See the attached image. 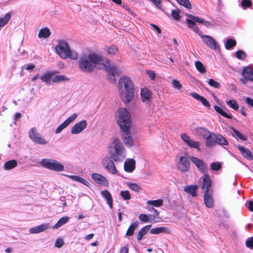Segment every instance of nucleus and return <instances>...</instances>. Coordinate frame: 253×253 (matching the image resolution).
<instances>
[{
	"instance_id": "obj_30",
	"label": "nucleus",
	"mask_w": 253,
	"mask_h": 253,
	"mask_svg": "<svg viewBox=\"0 0 253 253\" xmlns=\"http://www.w3.org/2000/svg\"><path fill=\"white\" fill-rule=\"evenodd\" d=\"M152 225H147L142 228L138 233L137 236V240L140 241L143 238V237L146 234V233L150 229Z\"/></svg>"
},
{
	"instance_id": "obj_27",
	"label": "nucleus",
	"mask_w": 253,
	"mask_h": 253,
	"mask_svg": "<svg viewBox=\"0 0 253 253\" xmlns=\"http://www.w3.org/2000/svg\"><path fill=\"white\" fill-rule=\"evenodd\" d=\"M186 21L189 28L193 30L195 33H197L199 36H201V35L202 34V32L196 26L195 21H194L193 20L187 19Z\"/></svg>"
},
{
	"instance_id": "obj_4",
	"label": "nucleus",
	"mask_w": 253,
	"mask_h": 253,
	"mask_svg": "<svg viewBox=\"0 0 253 253\" xmlns=\"http://www.w3.org/2000/svg\"><path fill=\"white\" fill-rule=\"evenodd\" d=\"M55 50L57 54L63 59L70 58L72 59H77L78 58V53L72 51L68 43L64 40L59 41Z\"/></svg>"
},
{
	"instance_id": "obj_6",
	"label": "nucleus",
	"mask_w": 253,
	"mask_h": 253,
	"mask_svg": "<svg viewBox=\"0 0 253 253\" xmlns=\"http://www.w3.org/2000/svg\"><path fill=\"white\" fill-rule=\"evenodd\" d=\"M41 164L43 167L55 171H62L64 169V166L54 159H43L41 161Z\"/></svg>"
},
{
	"instance_id": "obj_35",
	"label": "nucleus",
	"mask_w": 253,
	"mask_h": 253,
	"mask_svg": "<svg viewBox=\"0 0 253 253\" xmlns=\"http://www.w3.org/2000/svg\"><path fill=\"white\" fill-rule=\"evenodd\" d=\"M69 219L68 216H64L60 218L57 223L52 227L53 229H57L67 223Z\"/></svg>"
},
{
	"instance_id": "obj_31",
	"label": "nucleus",
	"mask_w": 253,
	"mask_h": 253,
	"mask_svg": "<svg viewBox=\"0 0 253 253\" xmlns=\"http://www.w3.org/2000/svg\"><path fill=\"white\" fill-rule=\"evenodd\" d=\"M17 166V162L15 160H11L5 162L3 165V169L8 170L14 169Z\"/></svg>"
},
{
	"instance_id": "obj_46",
	"label": "nucleus",
	"mask_w": 253,
	"mask_h": 253,
	"mask_svg": "<svg viewBox=\"0 0 253 253\" xmlns=\"http://www.w3.org/2000/svg\"><path fill=\"white\" fill-rule=\"evenodd\" d=\"M180 11L179 9L177 10H172L171 11V15L176 21H179L180 19Z\"/></svg>"
},
{
	"instance_id": "obj_11",
	"label": "nucleus",
	"mask_w": 253,
	"mask_h": 253,
	"mask_svg": "<svg viewBox=\"0 0 253 253\" xmlns=\"http://www.w3.org/2000/svg\"><path fill=\"white\" fill-rule=\"evenodd\" d=\"M190 162L186 157L181 156L177 164V169L181 172H184L189 170L190 169Z\"/></svg>"
},
{
	"instance_id": "obj_59",
	"label": "nucleus",
	"mask_w": 253,
	"mask_h": 253,
	"mask_svg": "<svg viewBox=\"0 0 253 253\" xmlns=\"http://www.w3.org/2000/svg\"><path fill=\"white\" fill-rule=\"evenodd\" d=\"M64 245V242L62 239H57L55 243V246L58 248H61Z\"/></svg>"
},
{
	"instance_id": "obj_39",
	"label": "nucleus",
	"mask_w": 253,
	"mask_h": 253,
	"mask_svg": "<svg viewBox=\"0 0 253 253\" xmlns=\"http://www.w3.org/2000/svg\"><path fill=\"white\" fill-rule=\"evenodd\" d=\"M55 74V73H54V72H48L46 73H45L44 75L40 77V78L43 82L48 83L50 81L51 79L52 78V76Z\"/></svg>"
},
{
	"instance_id": "obj_56",
	"label": "nucleus",
	"mask_w": 253,
	"mask_h": 253,
	"mask_svg": "<svg viewBox=\"0 0 253 253\" xmlns=\"http://www.w3.org/2000/svg\"><path fill=\"white\" fill-rule=\"evenodd\" d=\"M197 22L203 24L204 26H205L207 27H210L212 25L211 22L208 21H206L204 19L200 17H199V20H198Z\"/></svg>"
},
{
	"instance_id": "obj_20",
	"label": "nucleus",
	"mask_w": 253,
	"mask_h": 253,
	"mask_svg": "<svg viewBox=\"0 0 253 253\" xmlns=\"http://www.w3.org/2000/svg\"><path fill=\"white\" fill-rule=\"evenodd\" d=\"M100 194L102 197L106 200L110 208L112 209L113 208V200L111 193L108 190H104L101 191Z\"/></svg>"
},
{
	"instance_id": "obj_15",
	"label": "nucleus",
	"mask_w": 253,
	"mask_h": 253,
	"mask_svg": "<svg viewBox=\"0 0 253 253\" xmlns=\"http://www.w3.org/2000/svg\"><path fill=\"white\" fill-rule=\"evenodd\" d=\"M87 126V123L85 120H83L75 124L71 128V132L76 134L81 132Z\"/></svg>"
},
{
	"instance_id": "obj_5",
	"label": "nucleus",
	"mask_w": 253,
	"mask_h": 253,
	"mask_svg": "<svg viewBox=\"0 0 253 253\" xmlns=\"http://www.w3.org/2000/svg\"><path fill=\"white\" fill-rule=\"evenodd\" d=\"M216 144L227 146L229 143L227 139L221 134L211 132L207 138L205 145L207 147H212Z\"/></svg>"
},
{
	"instance_id": "obj_17",
	"label": "nucleus",
	"mask_w": 253,
	"mask_h": 253,
	"mask_svg": "<svg viewBox=\"0 0 253 253\" xmlns=\"http://www.w3.org/2000/svg\"><path fill=\"white\" fill-rule=\"evenodd\" d=\"M201 179L202 180V189L203 190L205 189L209 192H211V180L208 173L204 174Z\"/></svg>"
},
{
	"instance_id": "obj_32",
	"label": "nucleus",
	"mask_w": 253,
	"mask_h": 253,
	"mask_svg": "<svg viewBox=\"0 0 253 253\" xmlns=\"http://www.w3.org/2000/svg\"><path fill=\"white\" fill-rule=\"evenodd\" d=\"M68 176L73 180L80 182L88 187H89V183L80 176L76 175H68Z\"/></svg>"
},
{
	"instance_id": "obj_24",
	"label": "nucleus",
	"mask_w": 253,
	"mask_h": 253,
	"mask_svg": "<svg viewBox=\"0 0 253 253\" xmlns=\"http://www.w3.org/2000/svg\"><path fill=\"white\" fill-rule=\"evenodd\" d=\"M104 67L105 71L112 76H115L119 73V69L114 65H104Z\"/></svg>"
},
{
	"instance_id": "obj_52",
	"label": "nucleus",
	"mask_w": 253,
	"mask_h": 253,
	"mask_svg": "<svg viewBox=\"0 0 253 253\" xmlns=\"http://www.w3.org/2000/svg\"><path fill=\"white\" fill-rule=\"evenodd\" d=\"M171 84L172 87L178 89L180 90L182 87V84L180 83V82L175 79H173L171 81Z\"/></svg>"
},
{
	"instance_id": "obj_16",
	"label": "nucleus",
	"mask_w": 253,
	"mask_h": 253,
	"mask_svg": "<svg viewBox=\"0 0 253 253\" xmlns=\"http://www.w3.org/2000/svg\"><path fill=\"white\" fill-rule=\"evenodd\" d=\"M91 177L98 184L108 187V181L106 178L102 175L96 173H93L91 174Z\"/></svg>"
},
{
	"instance_id": "obj_7",
	"label": "nucleus",
	"mask_w": 253,
	"mask_h": 253,
	"mask_svg": "<svg viewBox=\"0 0 253 253\" xmlns=\"http://www.w3.org/2000/svg\"><path fill=\"white\" fill-rule=\"evenodd\" d=\"M29 136L35 143L41 145H45L48 143L42 135L38 132L36 127H32L29 132Z\"/></svg>"
},
{
	"instance_id": "obj_2",
	"label": "nucleus",
	"mask_w": 253,
	"mask_h": 253,
	"mask_svg": "<svg viewBox=\"0 0 253 253\" xmlns=\"http://www.w3.org/2000/svg\"><path fill=\"white\" fill-rule=\"evenodd\" d=\"M114 151H109L110 157L106 156L101 161L102 167L109 173L115 174L117 170L113 161L116 162H122L125 158V150L120 140L115 138L113 140Z\"/></svg>"
},
{
	"instance_id": "obj_53",
	"label": "nucleus",
	"mask_w": 253,
	"mask_h": 253,
	"mask_svg": "<svg viewBox=\"0 0 253 253\" xmlns=\"http://www.w3.org/2000/svg\"><path fill=\"white\" fill-rule=\"evenodd\" d=\"M246 246L248 248L253 249V237H249L247 239Z\"/></svg>"
},
{
	"instance_id": "obj_57",
	"label": "nucleus",
	"mask_w": 253,
	"mask_h": 253,
	"mask_svg": "<svg viewBox=\"0 0 253 253\" xmlns=\"http://www.w3.org/2000/svg\"><path fill=\"white\" fill-rule=\"evenodd\" d=\"M117 51V47L114 45H112L107 48V52L109 54L114 55Z\"/></svg>"
},
{
	"instance_id": "obj_51",
	"label": "nucleus",
	"mask_w": 253,
	"mask_h": 253,
	"mask_svg": "<svg viewBox=\"0 0 253 253\" xmlns=\"http://www.w3.org/2000/svg\"><path fill=\"white\" fill-rule=\"evenodd\" d=\"M221 164L219 162H213L211 164V167L212 170L216 171L221 168Z\"/></svg>"
},
{
	"instance_id": "obj_48",
	"label": "nucleus",
	"mask_w": 253,
	"mask_h": 253,
	"mask_svg": "<svg viewBox=\"0 0 253 253\" xmlns=\"http://www.w3.org/2000/svg\"><path fill=\"white\" fill-rule=\"evenodd\" d=\"M208 83L210 86L215 88H219L221 86L219 83L216 82L214 80L212 79H209L208 82Z\"/></svg>"
},
{
	"instance_id": "obj_25",
	"label": "nucleus",
	"mask_w": 253,
	"mask_h": 253,
	"mask_svg": "<svg viewBox=\"0 0 253 253\" xmlns=\"http://www.w3.org/2000/svg\"><path fill=\"white\" fill-rule=\"evenodd\" d=\"M242 75L246 80L253 81V70L249 67H245L242 72Z\"/></svg>"
},
{
	"instance_id": "obj_33",
	"label": "nucleus",
	"mask_w": 253,
	"mask_h": 253,
	"mask_svg": "<svg viewBox=\"0 0 253 253\" xmlns=\"http://www.w3.org/2000/svg\"><path fill=\"white\" fill-rule=\"evenodd\" d=\"M51 33L49 29L47 27L41 29L39 33L38 37L40 38H47L50 36Z\"/></svg>"
},
{
	"instance_id": "obj_36",
	"label": "nucleus",
	"mask_w": 253,
	"mask_h": 253,
	"mask_svg": "<svg viewBox=\"0 0 253 253\" xmlns=\"http://www.w3.org/2000/svg\"><path fill=\"white\" fill-rule=\"evenodd\" d=\"M138 222H134L132 224H131L129 227H128L126 234V236H131L134 234V231L135 230V229L138 227Z\"/></svg>"
},
{
	"instance_id": "obj_40",
	"label": "nucleus",
	"mask_w": 253,
	"mask_h": 253,
	"mask_svg": "<svg viewBox=\"0 0 253 253\" xmlns=\"http://www.w3.org/2000/svg\"><path fill=\"white\" fill-rule=\"evenodd\" d=\"M226 104L235 111H237L239 109V106L235 99L227 101Z\"/></svg>"
},
{
	"instance_id": "obj_28",
	"label": "nucleus",
	"mask_w": 253,
	"mask_h": 253,
	"mask_svg": "<svg viewBox=\"0 0 253 253\" xmlns=\"http://www.w3.org/2000/svg\"><path fill=\"white\" fill-rule=\"evenodd\" d=\"M48 228V225L44 224H41L38 226L33 227L30 229L29 232L31 234H37L42 232Z\"/></svg>"
},
{
	"instance_id": "obj_12",
	"label": "nucleus",
	"mask_w": 253,
	"mask_h": 253,
	"mask_svg": "<svg viewBox=\"0 0 253 253\" xmlns=\"http://www.w3.org/2000/svg\"><path fill=\"white\" fill-rule=\"evenodd\" d=\"M181 138L190 147L200 150V143L199 141L191 139L187 134H181Z\"/></svg>"
},
{
	"instance_id": "obj_19",
	"label": "nucleus",
	"mask_w": 253,
	"mask_h": 253,
	"mask_svg": "<svg viewBox=\"0 0 253 253\" xmlns=\"http://www.w3.org/2000/svg\"><path fill=\"white\" fill-rule=\"evenodd\" d=\"M211 192H209L208 190H205L204 191V203L208 208H211L213 207V200Z\"/></svg>"
},
{
	"instance_id": "obj_62",
	"label": "nucleus",
	"mask_w": 253,
	"mask_h": 253,
	"mask_svg": "<svg viewBox=\"0 0 253 253\" xmlns=\"http://www.w3.org/2000/svg\"><path fill=\"white\" fill-rule=\"evenodd\" d=\"M147 74L151 80H154L156 77V74L154 71H148Z\"/></svg>"
},
{
	"instance_id": "obj_61",
	"label": "nucleus",
	"mask_w": 253,
	"mask_h": 253,
	"mask_svg": "<svg viewBox=\"0 0 253 253\" xmlns=\"http://www.w3.org/2000/svg\"><path fill=\"white\" fill-rule=\"evenodd\" d=\"M202 104L203 105H204L205 106L208 107V108H210V103H209V102L208 101V100L206 99L205 98H204V97H202L201 100H200Z\"/></svg>"
},
{
	"instance_id": "obj_3",
	"label": "nucleus",
	"mask_w": 253,
	"mask_h": 253,
	"mask_svg": "<svg viewBox=\"0 0 253 253\" xmlns=\"http://www.w3.org/2000/svg\"><path fill=\"white\" fill-rule=\"evenodd\" d=\"M105 62V58L101 54L94 52L80 56L78 61L79 68L82 71L87 73L93 72L95 65Z\"/></svg>"
},
{
	"instance_id": "obj_60",
	"label": "nucleus",
	"mask_w": 253,
	"mask_h": 253,
	"mask_svg": "<svg viewBox=\"0 0 253 253\" xmlns=\"http://www.w3.org/2000/svg\"><path fill=\"white\" fill-rule=\"evenodd\" d=\"M139 219L140 221L144 222H147L149 221V218L146 214H140L139 216Z\"/></svg>"
},
{
	"instance_id": "obj_55",
	"label": "nucleus",
	"mask_w": 253,
	"mask_h": 253,
	"mask_svg": "<svg viewBox=\"0 0 253 253\" xmlns=\"http://www.w3.org/2000/svg\"><path fill=\"white\" fill-rule=\"evenodd\" d=\"M149 211L153 213V215H150V217H153L152 219H155V218H157L159 215V212L154 209L153 207H151L149 209Z\"/></svg>"
},
{
	"instance_id": "obj_63",
	"label": "nucleus",
	"mask_w": 253,
	"mask_h": 253,
	"mask_svg": "<svg viewBox=\"0 0 253 253\" xmlns=\"http://www.w3.org/2000/svg\"><path fill=\"white\" fill-rule=\"evenodd\" d=\"M185 15L187 17L190 18L192 20H193L194 21H195L196 22H197V21L199 20V17H198L197 16H195L191 14L187 13V14H185Z\"/></svg>"
},
{
	"instance_id": "obj_41",
	"label": "nucleus",
	"mask_w": 253,
	"mask_h": 253,
	"mask_svg": "<svg viewBox=\"0 0 253 253\" xmlns=\"http://www.w3.org/2000/svg\"><path fill=\"white\" fill-rule=\"evenodd\" d=\"M236 44V42L235 40L232 39H228L225 42V46L226 49H230Z\"/></svg>"
},
{
	"instance_id": "obj_23",
	"label": "nucleus",
	"mask_w": 253,
	"mask_h": 253,
	"mask_svg": "<svg viewBox=\"0 0 253 253\" xmlns=\"http://www.w3.org/2000/svg\"><path fill=\"white\" fill-rule=\"evenodd\" d=\"M135 165L134 160L131 159L128 161L126 160L124 163V169L127 172H132L135 169Z\"/></svg>"
},
{
	"instance_id": "obj_49",
	"label": "nucleus",
	"mask_w": 253,
	"mask_h": 253,
	"mask_svg": "<svg viewBox=\"0 0 253 253\" xmlns=\"http://www.w3.org/2000/svg\"><path fill=\"white\" fill-rule=\"evenodd\" d=\"M231 129L234 132V134L237 136L239 139L245 141L247 140V138L245 136L242 135L238 130L234 128L233 127H231Z\"/></svg>"
},
{
	"instance_id": "obj_13",
	"label": "nucleus",
	"mask_w": 253,
	"mask_h": 253,
	"mask_svg": "<svg viewBox=\"0 0 253 253\" xmlns=\"http://www.w3.org/2000/svg\"><path fill=\"white\" fill-rule=\"evenodd\" d=\"M77 117V114L74 113L69 118H68L63 123L58 126L55 131L56 134L60 133L63 129L67 127L72 122H73Z\"/></svg>"
},
{
	"instance_id": "obj_9",
	"label": "nucleus",
	"mask_w": 253,
	"mask_h": 253,
	"mask_svg": "<svg viewBox=\"0 0 253 253\" xmlns=\"http://www.w3.org/2000/svg\"><path fill=\"white\" fill-rule=\"evenodd\" d=\"M134 88L119 91L122 101L126 104L130 102L134 98Z\"/></svg>"
},
{
	"instance_id": "obj_10",
	"label": "nucleus",
	"mask_w": 253,
	"mask_h": 253,
	"mask_svg": "<svg viewBox=\"0 0 253 253\" xmlns=\"http://www.w3.org/2000/svg\"><path fill=\"white\" fill-rule=\"evenodd\" d=\"M190 159L195 165L201 173L204 174L208 173V168L207 165L204 161L195 156H190Z\"/></svg>"
},
{
	"instance_id": "obj_64",
	"label": "nucleus",
	"mask_w": 253,
	"mask_h": 253,
	"mask_svg": "<svg viewBox=\"0 0 253 253\" xmlns=\"http://www.w3.org/2000/svg\"><path fill=\"white\" fill-rule=\"evenodd\" d=\"M246 102L247 103L249 107H253V99L249 98V97H247L246 99Z\"/></svg>"
},
{
	"instance_id": "obj_34",
	"label": "nucleus",
	"mask_w": 253,
	"mask_h": 253,
	"mask_svg": "<svg viewBox=\"0 0 253 253\" xmlns=\"http://www.w3.org/2000/svg\"><path fill=\"white\" fill-rule=\"evenodd\" d=\"M70 79L63 75H56L52 78L53 83H60L61 82L69 81Z\"/></svg>"
},
{
	"instance_id": "obj_26",
	"label": "nucleus",
	"mask_w": 253,
	"mask_h": 253,
	"mask_svg": "<svg viewBox=\"0 0 253 253\" xmlns=\"http://www.w3.org/2000/svg\"><path fill=\"white\" fill-rule=\"evenodd\" d=\"M142 101L143 102L148 101L150 99L151 92L147 88H143L141 89L140 92Z\"/></svg>"
},
{
	"instance_id": "obj_54",
	"label": "nucleus",
	"mask_w": 253,
	"mask_h": 253,
	"mask_svg": "<svg viewBox=\"0 0 253 253\" xmlns=\"http://www.w3.org/2000/svg\"><path fill=\"white\" fill-rule=\"evenodd\" d=\"M241 5L244 8H249L252 5V2L250 0H242Z\"/></svg>"
},
{
	"instance_id": "obj_22",
	"label": "nucleus",
	"mask_w": 253,
	"mask_h": 253,
	"mask_svg": "<svg viewBox=\"0 0 253 253\" xmlns=\"http://www.w3.org/2000/svg\"><path fill=\"white\" fill-rule=\"evenodd\" d=\"M198 189V186L197 185H190L184 187V191L191 195L192 197L197 196V192Z\"/></svg>"
},
{
	"instance_id": "obj_50",
	"label": "nucleus",
	"mask_w": 253,
	"mask_h": 253,
	"mask_svg": "<svg viewBox=\"0 0 253 253\" xmlns=\"http://www.w3.org/2000/svg\"><path fill=\"white\" fill-rule=\"evenodd\" d=\"M121 196L125 200H130L131 196L128 190L121 191L120 193Z\"/></svg>"
},
{
	"instance_id": "obj_44",
	"label": "nucleus",
	"mask_w": 253,
	"mask_h": 253,
	"mask_svg": "<svg viewBox=\"0 0 253 253\" xmlns=\"http://www.w3.org/2000/svg\"><path fill=\"white\" fill-rule=\"evenodd\" d=\"M127 185L131 190L135 192H138L141 190V187L136 183H127Z\"/></svg>"
},
{
	"instance_id": "obj_45",
	"label": "nucleus",
	"mask_w": 253,
	"mask_h": 253,
	"mask_svg": "<svg viewBox=\"0 0 253 253\" xmlns=\"http://www.w3.org/2000/svg\"><path fill=\"white\" fill-rule=\"evenodd\" d=\"M179 4L183 5L187 9H190L192 8L191 4L189 0H176Z\"/></svg>"
},
{
	"instance_id": "obj_58",
	"label": "nucleus",
	"mask_w": 253,
	"mask_h": 253,
	"mask_svg": "<svg viewBox=\"0 0 253 253\" xmlns=\"http://www.w3.org/2000/svg\"><path fill=\"white\" fill-rule=\"evenodd\" d=\"M149 1H151L155 5V6L158 8L162 9V0H149Z\"/></svg>"
},
{
	"instance_id": "obj_43",
	"label": "nucleus",
	"mask_w": 253,
	"mask_h": 253,
	"mask_svg": "<svg viewBox=\"0 0 253 253\" xmlns=\"http://www.w3.org/2000/svg\"><path fill=\"white\" fill-rule=\"evenodd\" d=\"M195 67L197 70L201 73H205L206 72V69L203 64V63L199 61H197L195 63Z\"/></svg>"
},
{
	"instance_id": "obj_37",
	"label": "nucleus",
	"mask_w": 253,
	"mask_h": 253,
	"mask_svg": "<svg viewBox=\"0 0 253 253\" xmlns=\"http://www.w3.org/2000/svg\"><path fill=\"white\" fill-rule=\"evenodd\" d=\"M11 18V14L7 13L3 17L0 18V30L1 28L5 26Z\"/></svg>"
},
{
	"instance_id": "obj_8",
	"label": "nucleus",
	"mask_w": 253,
	"mask_h": 253,
	"mask_svg": "<svg viewBox=\"0 0 253 253\" xmlns=\"http://www.w3.org/2000/svg\"><path fill=\"white\" fill-rule=\"evenodd\" d=\"M133 88H134L133 83L129 77L126 76H123L120 78L118 82V91L128 90Z\"/></svg>"
},
{
	"instance_id": "obj_14",
	"label": "nucleus",
	"mask_w": 253,
	"mask_h": 253,
	"mask_svg": "<svg viewBox=\"0 0 253 253\" xmlns=\"http://www.w3.org/2000/svg\"><path fill=\"white\" fill-rule=\"evenodd\" d=\"M200 36L206 45L209 48L214 50L217 49L218 44L211 37L208 35H203L202 34Z\"/></svg>"
},
{
	"instance_id": "obj_21",
	"label": "nucleus",
	"mask_w": 253,
	"mask_h": 253,
	"mask_svg": "<svg viewBox=\"0 0 253 253\" xmlns=\"http://www.w3.org/2000/svg\"><path fill=\"white\" fill-rule=\"evenodd\" d=\"M195 132L197 135L202 136L207 141V138L211 133L208 129L203 127H198L195 128Z\"/></svg>"
},
{
	"instance_id": "obj_42",
	"label": "nucleus",
	"mask_w": 253,
	"mask_h": 253,
	"mask_svg": "<svg viewBox=\"0 0 253 253\" xmlns=\"http://www.w3.org/2000/svg\"><path fill=\"white\" fill-rule=\"evenodd\" d=\"M148 205H152L156 207H159L163 205V201L162 199L156 200H149L147 202Z\"/></svg>"
},
{
	"instance_id": "obj_47",
	"label": "nucleus",
	"mask_w": 253,
	"mask_h": 253,
	"mask_svg": "<svg viewBox=\"0 0 253 253\" xmlns=\"http://www.w3.org/2000/svg\"><path fill=\"white\" fill-rule=\"evenodd\" d=\"M235 56L239 59L244 60L246 57V54L244 51L238 50L236 52Z\"/></svg>"
},
{
	"instance_id": "obj_29",
	"label": "nucleus",
	"mask_w": 253,
	"mask_h": 253,
	"mask_svg": "<svg viewBox=\"0 0 253 253\" xmlns=\"http://www.w3.org/2000/svg\"><path fill=\"white\" fill-rule=\"evenodd\" d=\"M150 233L152 234H159L160 233H169V230L166 227H158L152 228L150 230Z\"/></svg>"
},
{
	"instance_id": "obj_1",
	"label": "nucleus",
	"mask_w": 253,
	"mask_h": 253,
	"mask_svg": "<svg viewBox=\"0 0 253 253\" xmlns=\"http://www.w3.org/2000/svg\"><path fill=\"white\" fill-rule=\"evenodd\" d=\"M115 119L123 131L122 136L123 142L126 146L131 147L133 145V138L130 132L132 121L129 112L126 108H121L117 111Z\"/></svg>"
},
{
	"instance_id": "obj_38",
	"label": "nucleus",
	"mask_w": 253,
	"mask_h": 253,
	"mask_svg": "<svg viewBox=\"0 0 253 253\" xmlns=\"http://www.w3.org/2000/svg\"><path fill=\"white\" fill-rule=\"evenodd\" d=\"M214 109L218 113H219L222 116L226 118L231 119L232 117L231 114H228L225 111H224L221 108H220L219 107L215 105L214 106Z\"/></svg>"
},
{
	"instance_id": "obj_18",
	"label": "nucleus",
	"mask_w": 253,
	"mask_h": 253,
	"mask_svg": "<svg viewBox=\"0 0 253 253\" xmlns=\"http://www.w3.org/2000/svg\"><path fill=\"white\" fill-rule=\"evenodd\" d=\"M237 148L244 158L249 160L253 161V154L250 150L240 145H238Z\"/></svg>"
}]
</instances>
